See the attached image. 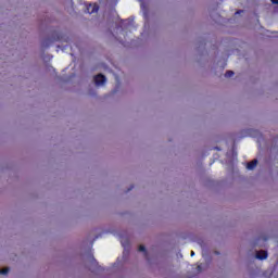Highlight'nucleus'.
I'll list each match as a JSON object with an SVG mask.
<instances>
[{
    "instance_id": "2",
    "label": "nucleus",
    "mask_w": 278,
    "mask_h": 278,
    "mask_svg": "<svg viewBox=\"0 0 278 278\" xmlns=\"http://www.w3.org/2000/svg\"><path fill=\"white\" fill-rule=\"evenodd\" d=\"M88 14H94L96 12H99V5L98 4H89L87 7Z\"/></svg>"
},
{
    "instance_id": "1",
    "label": "nucleus",
    "mask_w": 278,
    "mask_h": 278,
    "mask_svg": "<svg viewBox=\"0 0 278 278\" xmlns=\"http://www.w3.org/2000/svg\"><path fill=\"white\" fill-rule=\"evenodd\" d=\"M93 81L96 86H103L105 83V76H103V74H99L93 78Z\"/></svg>"
},
{
    "instance_id": "9",
    "label": "nucleus",
    "mask_w": 278,
    "mask_h": 278,
    "mask_svg": "<svg viewBox=\"0 0 278 278\" xmlns=\"http://www.w3.org/2000/svg\"><path fill=\"white\" fill-rule=\"evenodd\" d=\"M191 257H194V251H191Z\"/></svg>"
},
{
    "instance_id": "5",
    "label": "nucleus",
    "mask_w": 278,
    "mask_h": 278,
    "mask_svg": "<svg viewBox=\"0 0 278 278\" xmlns=\"http://www.w3.org/2000/svg\"><path fill=\"white\" fill-rule=\"evenodd\" d=\"M10 273V267H5L4 269H0V275H8Z\"/></svg>"
},
{
    "instance_id": "6",
    "label": "nucleus",
    "mask_w": 278,
    "mask_h": 278,
    "mask_svg": "<svg viewBox=\"0 0 278 278\" xmlns=\"http://www.w3.org/2000/svg\"><path fill=\"white\" fill-rule=\"evenodd\" d=\"M225 77H233V71H227Z\"/></svg>"
},
{
    "instance_id": "7",
    "label": "nucleus",
    "mask_w": 278,
    "mask_h": 278,
    "mask_svg": "<svg viewBox=\"0 0 278 278\" xmlns=\"http://www.w3.org/2000/svg\"><path fill=\"white\" fill-rule=\"evenodd\" d=\"M139 251H141L142 253H144V255H147V249L144 248V245H140Z\"/></svg>"
},
{
    "instance_id": "14",
    "label": "nucleus",
    "mask_w": 278,
    "mask_h": 278,
    "mask_svg": "<svg viewBox=\"0 0 278 278\" xmlns=\"http://www.w3.org/2000/svg\"><path fill=\"white\" fill-rule=\"evenodd\" d=\"M131 188H134V187H130V189H128V190H131Z\"/></svg>"
},
{
    "instance_id": "4",
    "label": "nucleus",
    "mask_w": 278,
    "mask_h": 278,
    "mask_svg": "<svg viewBox=\"0 0 278 278\" xmlns=\"http://www.w3.org/2000/svg\"><path fill=\"white\" fill-rule=\"evenodd\" d=\"M255 166H257V160L256 159H254L252 162L248 163L247 169L248 170H253L255 168Z\"/></svg>"
},
{
    "instance_id": "3",
    "label": "nucleus",
    "mask_w": 278,
    "mask_h": 278,
    "mask_svg": "<svg viewBox=\"0 0 278 278\" xmlns=\"http://www.w3.org/2000/svg\"><path fill=\"white\" fill-rule=\"evenodd\" d=\"M268 257V252L261 250L256 252V260H266Z\"/></svg>"
},
{
    "instance_id": "8",
    "label": "nucleus",
    "mask_w": 278,
    "mask_h": 278,
    "mask_svg": "<svg viewBox=\"0 0 278 278\" xmlns=\"http://www.w3.org/2000/svg\"><path fill=\"white\" fill-rule=\"evenodd\" d=\"M271 3H274L275 5H278V0H271Z\"/></svg>"
},
{
    "instance_id": "12",
    "label": "nucleus",
    "mask_w": 278,
    "mask_h": 278,
    "mask_svg": "<svg viewBox=\"0 0 278 278\" xmlns=\"http://www.w3.org/2000/svg\"><path fill=\"white\" fill-rule=\"evenodd\" d=\"M131 188H134V187H130V189H128V190H131Z\"/></svg>"
},
{
    "instance_id": "11",
    "label": "nucleus",
    "mask_w": 278,
    "mask_h": 278,
    "mask_svg": "<svg viewBox=\"0 0 278 278\" xmlns=\"http://www.w3.org/2000/svg\"><path fill=\"white\" fill-rule=\"evenodd\" d=\"M56 40H60V37H58Z\"/></svg>"
},
{
    "instance_id": "10",
    "label": "nucleus",
    "mask_w": 278,
    "mask_h": 278,
    "mask_svg": "<svg viewBox=\"0 0 278 278\" xmlns=\"http://www.w3.org/2000/svg\"><path fill=\"white\" fill-rule=\"evenodd\" d=\"M240 12H242V11H237L236 14H240Z\"/></svg>"
},
{
    "instance_id": "13",
    "label": "nucleus",
    "mask_w": 278,
    "mask_h": 278,
    "mask_svg": "<svg viewBox=\"0 0 278 278\" xmlns=\"http://www.w3.org/2000/svg\"><path fill=\"white\" fill-rule=\"evenodd\" d=\"M131 188H134V187H130V189H128V190H131Z\"/></svg>"
}]
</instances>
